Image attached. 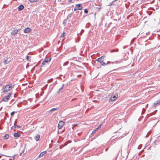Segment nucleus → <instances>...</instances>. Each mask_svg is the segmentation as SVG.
Listing matches in <instances>:
<instances>
[{
  "label": "nucleus",
  "instance_id": "obj_44",
  "mask_svg": "<svg viewBox=\"0 0 160 160\" xmlns=\"http://www.w3.org/2000/svg\"><path fill=\"white\" fill-rule=\"evenodd\" d=\"M148 105V104H147V105H146V107Z\"/></svg>",
  "mask_w": 160,
  "mask_h": 160
},
{
  "label": "nucleus",
  "instance_id": "obj_35",
  "mask_svg": "<svg viewBox=\"0 0 160 160\" xmlns=\"http://www.w3.org/2000/svg\"><path fill=\"white\" fill-rule=\"evenodd\" d=\"M111 63V62L110 61H108L107 62V63H106V65H107L108 64H109V63Z\"/></svg>",
  "mask_w": 160,
  "mask_h": 160
},
{
  "label": "nucleus",
  "instance_id": "obj_4",
  "mask_svg": "<svg viewBox=\"0 0 160 160\" xmlns=\"http://www.w3.org/2000/svg\"><path fill=\"white\" fill-rule=\"evenodd\" d=\"M118 95L117 94L115 95L114 94L112 95L109 99V102L115 101L118 98Z\"/></svg>",
  "mask_w": 160,
  "mask_h": 160
},
{
  "label": "nucleus",
  "instance_id": "obj_5",
  "mask_svg": "<svg viewBox=\"0 0 160 160\" xmlns=\"http://www.w3.org/2000/svg\"><path fill=\"white\" fill-rule=\"evenodd\" d=\"M20 30V29H18V30H12V32H11V34L12 36H14L15 34H17L18 31Z\"/></svg>",
  "mask_w": 160,
  "mask_h": 160
},
{
  "label": "nucleus",
  "instance_id": "obj_3",
  "mask_svg": "<svg viewBox=\"0 0 160 160\" xmlns=\"http://www.w3.org/2000/svg\"><path fill=\"white\" fill-rule=\"evenodd\" d=\"M82 9V5L81 3L76 4L74 9V11H76L78 10H81Z\"/></svg>",
  "mask_w": 160,
  "mask_h": 160
},
{
  "label": "nucleus",
  "instance_id": "obj_38",
  "mask_svg": "<svg viewBox=\"0 0 160 160\" xmlns=\"http://www.w3.org/2000/svg\"><path fill=\"white\" fill-rule=\"evenodd\" d=\"M84 30H83L82 29V30H81V32H84Z\"/></svg>",
  "mask_w": 160,
  "mask_h": 160
},
{
  "label": "nucleus",
  "instance_id": "obj_31",
  "mask_svg": "<svg viewBox=\"0 0 160 160\" xmlns=\"http://www.w3.org/2000/svg\"><path fill=\"white\" fill-rule=\"evenodd\" d=\"M17 120L16 119V120L14 122V125L16 126V124H17Z\"/></svg>",
  "mask_w": 160,
  "mask_h": 160
},
{
  "label": "nucleus",
  "instance_id": "obj_42",
  "mask_svg": "<svg viewBox=\"0 0 160 160\" xmlns=\"http://www.w3.org/2000/svg\"><path fill=\"white\" fill-rule=\"evenodd\" d=\"M81 76V75H79L78 76V77H79V76Z\"/></svg>",
  "mask_w": 160,
  "mask_h": 160
},
{
  "label": "nucleus",
  "instance_id": "obj_11",
  "mask_svg": "<svg viewBox=\"0 0 160 160\" xmlns=\"http://www.w3.org/2000/svg\"><path fill=\"white\" fill-rule=\"evenodd\" d=\"M24 6L22 4H21L20 6H19L18 7V10L19 11H21L22 10H23L24 9Z\"/></svg>",
  "mask_w": 160,
  "mask_h": 160
},
{
  "label": "nucleus",
  "instance_id": "obj_25",
  "mask_svg": "<svg viewBox=\"0 0 160 160\" xmlns=\"http://www.w3.org/2000/svg\"><path fill=\"white\" fill-rule=\"evenodd\" d=\"M97 130H98V129H96V128L95 130H93L92 131V133H95Z\"/></svg>",
  "mask_w": 160,
  "mask_h": 160
},
{
  "label": "nucleus",
  "instance_id": "obj_12",
  "mask_svg": "<svg viewBox=\"0 0 160 160\" xmlns=\"http://www.w3.org/2000/svg\"><path fill=\"white\" fill-rule=\"evenodd\" d=\"M40 138V135L39 134H37L36 136L34 138L36 141L39 140Z\"/></svg>",
  "mask_w": 160,
  "mask_h": 160
},
{
  "label": "nucleus",
  "instance_id": "obj_33",
  "mask_svg": "<svg viewBox=\"0 0 160 160\" xmlns=\"http://www.w3.org/2000/svg\"><path fill=\"white\" fill-rule=\"evenodd\" d=\"M29 56H28V55H27V57H26V59L27 60H29Z\"/></svg>",
  "mask_w": 160,
  "mask_h": 160
},
{
  "label": "nucleus",
  "instance_id": "obj_21",
  "mask_svg": "<svg viewBox=\"0 0 160 160\" xmlns=\"http://www.w3.org/2000/svg\"><path fill=\"white\" fill-rule=\"evenodd\" d=\"M68 19H65L64 20V21H63V24L65 26V25H66V23H67V20Z\"/></svg>",
  "mask_w": 160,
  "mask_h": 160
},
{
  "label": "nucleus",
  "instance_id": "obj_2",
  "mask_svg": "<svg viewBox=\"0 0 160 160\" xmlns=\"http://www.w3.org/2000/svg\"><path fill=\"white\" fill-rule=\"evenodd\" d=\"M12 94V92H10L8 94V95L5 96L2 99V101H4L7 102L10 99V98Z\"/></svg>",
  "mask_w": 160,
  "mask_h": 160
},
{
  "label": "nucleus",
  "instance_id": "obj_10",
  "mask_svg": "<svg viewBox=\"0 0 160 160\" xmlns=\"http://www.w3.org/2000/svg\"><path fill=\"white\" fill-rule=\"evenodd\" d=\"M31 30V29L29 27H28L24 29V32L25 33H28L29 32H30Z\"/></svg>",
  "mask_w": 160,
  "mask_h": 160
},
{
  "label": "nucleus",
  "instance_id": "obj_18",
  "mask_svg": "<svg viewBox=\"0 0 160 160\" xmlns=\"http://www.w3.org/2000/svg\"><path fill=\"white\" fill-rule=\"evenodd\" d=\"M73 13L72 12L70 13V14H68V17H67V19H68L69 18H71V15Z\"/></svg>",
  "mask_w": 160,
  "mask_h": 160
},
{
  "label": "nucleus",
  "instance_id": "obj_14",
  "mask_svg": "<svg viewBox=\"0 0 160 160\" xmlns=\"http://www.w3.org/2000/svg\"><path fill=\"white\" fill-rule=\"evenodd\" d=\"M160 104V100H159L155 102L154 104V105L155 107L157 106L158 105Z\"/></svg>",
  "mask_w": 160,
  "mask_h": 160
},
{
  "label": "nucleus",
  "instance_id": "obj_27",
  "mask_svg": "<svg viewBox=\"0 0 160 160\" xmlns=\"http://www.w3.org/2000/svg\"><path fill=\"white\" fill-rule=\"evenodd\" d=\"M64 33H62L61 35V38H63L64 37Z\"/></svg>",
  "mask_w": 160,
  "mask_h": 160
},
{
  "label": "nucleus",
  "instance_id": "obj_24",
  "mask_svg": "<svg viewBox=\"0 0 160 160\" xmlns=\"http://www.w3.org/2000/svg\"><path fill=\"white\" fill-rule=\"evenodd\" d=\"M84 12L85 13H88V10L87 9H84Z\"/></svg>",
  "mask_w": 160,
  "mask_h": 160
},
{
  "label": "nucleus",
  "instance_id": "obj_1",
  "mask_svg": "<svg viewBox=\"0 0 160 160\" xmlns=\"http://www.w3.org/2000/svg\"><path fill=\"white\" fill-rule=\"evenodd\" d=\"M14 87V85L12 84L6 85L5 86H3L2 89L3 92L5 93L10 91Z\"/></svg>",
  "mask_w": 160,
  "mask_h": 160
},
{
  "label": "nucleus",
  "instance_id": "obj_40",
  "mask_svg": "<svg viewBox=\"0 0 160 160\" xmlns=\"http://www.w3.org/2000/svg\"><path fill=\"white\" fill-rule=\"evenodd\" d=\"M112 23V22H110L109 23V25H108V27Z\"/></svg>",
  "mask_w": 160,
  "mask_h": 160
},
{
  "label": "nucleus",
  "instance_id": "obj_23",
  "mask_svg": "<svg viewBox=\"0 0 160 160\" xmlns=\"http://www.w3.org/2000/svg\"><path fill=\"white\" fill-rule=\"evenodd\" d=\"M64 86V84H63L62 85V87L59 89V91H58V92H60V91H61L63 89Z\"/></svg>",
  "mask_w": 160,
  "mask_h": 160
},
{
  "label": "nucleus",
  "instance_id": "obj_6",
  "mask_svg": "<svg viewBox=\"0 0 160 160\" xmlns=\"http://www.w3.org/2000/svg\"><path fill=\"white\" fill-rule=\"evenodd\" d=\"M64 125V122L62 121H60L59 122L58 125V128L59 129H61L62 126Z\"/></svg>",
  "mask_w": 160,
  "mask_h": 160
},
{
  "label": "nucleus",
  "instance_id": "obj_29",
  "mask_svg": "<svg viewBox=\"0 0 160 160\" xmlns=\"http://www.w3.org/2000/svg\"><path fill=\"white\" fill-rule=\"evenodd\" d=\"M118 49L117 50H113L111 51V52H118Z\"/></svg>",
  "mask_w": 160,
  "mask_h": 160
},
{
  "label": "nucleus",
  "instance_id": "obj_39",
  "mask_svg": "<svg viewBox=\"0 0 160 160\" xmlns=\"http://www.w3.org/2000/svg\"><path fill=\"white\" fill-rule=\"evenodd\" d=\"M108 148H106V149L105 150V151L106 152L107 151H108Z\"/></svg>",
  "mask_w": 160,
  "mask_h": 160
},
{
  "label": "nucleus",
  "instance_id": "obj_26",
  "mask_svg": "<svg viewBox=\"0 0 160 160\" xmlns=\"http://www.w3.org/2000/svg\"><path fill=\"white\" fill-rule=\"evenodd\" d=\"M29 1L31 2H36L37 0H29Z\"/></svg>",
  "mask_w": 160,
  "mask_h": 160
},
{
  "label": "nucleus",
  "instance_id": "obj_16",
  "mask_svg": "<svg viewBox=\"0 0 160 160\" xmlns=\"http://www.w3.org/2000/svg\"><path fill=\"white\" fill-rule=\"evenodd\" d=\"M9 135L8 134H6L3 137V138L5 139H7L8 138Z\"/></svg>",
  "mask_w": 160,
  "mask_h": 160
},
{
  "label": "nucleus",
  "instance_id": "obj_46",
  "mask_svg": "<svg viewBox=\"0 0 160 160\" xmlns=\"http://www.w3.org/2000/svg\"><path fill=\"white\" fill-rule=\"evenodd\" d=\"M143 110H144V111L145 110V109H144V108H143Z\"/></svg>",
  "mask_w": 160,
  "mask_h": 160
},
{
  "label": "nucleus",
  "instance_id": "obj_43",
  "mask_svg": "<svg viewBox=\"0 0 160 160\" xmlns=\"http://www.w3.org/2000/svg\"><path fill=\"white\" fill-rule=\"evenodd\" d=\"M2 84H0V86H2Z\"/></svg>",
  "mask_w": 160,
  "mask_h": 160
},
{
  "label": "nucleus",
  "instance_id": "obj_32",
  "mask_svg": "<svg viewBox=\"0 0 160 160\" xmlns=\"http://www.w3.org/2000/svg\"><path fill=\"white\" fill-rule=\"evenodd\" d=\"M16 126V128L17 127V128H20L21 127V126L19 125Z\"/></svg>",
  "mask_w": 160,
  "mask_h": 160
},
{
  "label": "nucleus",
  "instance_id": "obj_13",
  "mask_svg": "<svg viewBox=\"0 0 160 160\" xmlns=\"http://www.w3.org/2000/svg\"><path fill=\"white\" fill-rule=\"evenodd\" d=\"M51 58H45L44 61H46L47 63H48L49 64V62H50L51 61Z\"/></svg>",
  "mask_w": 160,
  "mask_h": 160
},
{
  "label": "nucleus",
  "instance_id": "obj_15",
  "mask_svg": "<svg viewBox=\"0 0 160 160\" xmlns=\"http://www.w3.org/2000/svg\"><path fill=\"white\" fill-rule=\"evenodd\" d=\"M14 136L15 137L18 138L20 136V135L18 133L15 132L14 133Z\"/></svg>",
  "mask_w": 160,
  "mask_h": 160
},
{
  "label": "nucleus",
  "instance_id": "obj_45",
  "mask_svg": "<svg viewBox=\"0 0 160 160\" xmlns=\"http://www.w3.org/2000/svg\"><path fill=\"white\" fill-rule=\"evenodd\" d=\"M112 63H114V62H112Z\"/></svg>",
  "mask_w": 160,
  "mask_h": 160
},
{
  "label": "nucleus",
  "instance_id": "obj_8",
  "mask_svg": "<svg viewBox=\"0 0 160 160\" xmlns=\"http://www.w3.org/2000/svg\"><path fill=\"white\" fill-rule=\"evenodd\" d=\"M49 64L47 63L46 61H44V60L43 61L41 67H44L45 66L48 65Z\"/></svg>",
  "mask_w": 160,
  "mask_h": 160
},
{
  "label": "nucleus",
  "instance_id": "obj_22",
  "mask_svg": "<svg viewBox=\"0 0 160 160\" xmlns=\"http://www.w3.org/2000/svg\"><path fill=\"white\" fill-rule=\"evenodd\" d=\"M53 81V79L52 78H51L50 79L48 80V83H50L52 82Z\"/></svg>",
  "mask_w": 160,
  "mask_h": 160
},
{
  "label": "nucleus",
  "instance_id": "obj_9",
  "mask_svg": "<svg viewBox=\"0 0 160 160\" xmlns=\"http://www.w3.org/2000/svg\"><path fill=\"white\" fill-rule=\"evenodd\" d=\"M47 153V151H43L41 153H40V154L39 155L38 157L39 158H41L43 156H44Z\"/></svg>",
  "mask_w": 160,
  "mask_h": 160
},
{
  "label": "nucleus",
  "instance_id": "obj_36",
  "mask_svg": "<svg viewBox=\"0 0 160 160\" xmlns=\"http://www.w3.org/2000/svg\"><path fill=\"white\" fill-rule=\"evenodd\" d=\"M72 0H68V2L69 3L71 2H72Z\"/></svg>",
  "mask_w": 160,
  "mask_h": 160
},
{
  "label": "nucleus",
  "instance_id": "obj_37",
  "mask_svg": "<svg viewBox=\"0 0 160 160\" xmlns=\"http://www.w3.org/2000/svg\"><path fill=\"white\" fill-rule=\"evenodd\" d=\"M24 150H23L22 151V152H21V153H24Z\"/></svg>",
  "mask_w": 160,
  "mask_h": 160
},
{
  "label": "nucleus",
  "instance_id": "obj_17",
  "mask_svg": "<svg viewBox=\"0 0 160 160\" xmlns=\"http://www.w3.org/2000/svg\"><path fill=\"white\" fill-rule=\"evenodd\" d=\"M118 0H114L113 1H112V2H111V3H110L109 4V5H108L109 6H111L113 4V3L116 1H117Z\"/></svg>",
  "mask_w": 160,
  "mask_h": 160
},
{
  "label": "nucleus",
  "instance_id": "obj_28",
  "mask_svg": "<svg viewBox=\"0 0 160 160\" xmlns=\"http://www.w3.org/2000/svg\"><path fill=\"white\" fill-rule=\"evenodd\" d=\"M101 125H102L101 124H100V125H99L98 126V127L96 128V129H98L99 128H100L101 127Z\"/></svg>",
  "mask_w": 160,
  "mask_h": 160
},
{
  "label": "nucleus",
  "instance_id": "obj_20",
  "mask_svg": "<svg viewBox=\"0 0 160 160\" xmlns=\"http://www.w3.org/2000/svg\"><path fill=\"white\" fill-rule=\"evenodd\" d=\"M103 61H102V62L100 63L101 65L103 66H106V63Z\"/></svg>",
  "mask_w": 160,
  "mask_h": 160
},
{
  "label": "nucleus",
  "instance_id": "obj_7",
  "mask_svg": "<svg viewBox=\"0 0 160 160\" xmlns=\"http://www.w3.org/2000/svg\"><path fill=\"white\" fill-rule=\"evenodd\" d=\"M104 56H102L100 58H98L97 59L96 61H98V62H100V63L102 62V61H104Z\"/></svg>",
  "mask_w": 160,
  "mask_h": 160
},
{
  "label": "nucleus",
  "instance_id": "obj_30",
  "mask_svg": "<svg viewBox=\"0 0 160 160\" xmlns=\"http://www.w3.org/2000/svg\"><path fill=\"white\" fill-rule=\"evenodd\" d=\"M15 113V112H14V111H13V112H12L11 113V116L13 115V114H14Z\"/></svg>",
  "mask_w": 160,
  "mask_h": 160
},
{
  "label": "nucleus",
  "instance_id": "obj_41",
  "mask_svg": "<svg viewBox=\"0 0 160 160\" xmlns=\"http://www.w3.org/2000/svg\"><path fill=\"white\" fill-rule=\"evenodd\" d=\"M4 62V63H5L6 64H7V63H6V60H5V61Z\"/></svg>",
  "mask_w": 160,
  "mask_h": 160
},
{
  "label": "nucleus",
  "instance_id": "obj_19",
  "mask_svg": "<svg viewBox=\"0 0 160 160\" xmlns=\"http://www.w3.org/2000/svg\"><path fill=\"white\" fill-rule=\"evenodd\" d=\"M58 109L57 108H52L50 111L49 112H53V111H55V110H56Z\"/></svg>",
  "mask_w": 160,
  "mask_h": 160
},
{
  "label": "nucleus",
  "instance_id": "obj_34",
  "mask_svg": "<svg viewBox=\"0 0 160 160\" xmlns=\"http://www.w3.org/2000/svg\"><path fill=\"white\" fill-rule=\"evenodd\" d=\"M16 128V126L14 125L13 126H12V127H11V129H12L13 128Z\"/></svg>",
  "mask_w": 160,
  "mask_h": 160
}]
</instances>
